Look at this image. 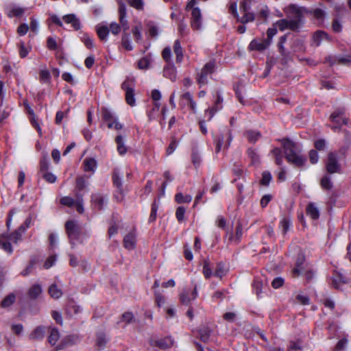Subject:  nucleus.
I'll use <instances>...</instances> for the list:
<instances>
[{"label": "nucleus", "mask_w": 351, "mask_h": 351, "mask_svg": "<svg viewBox=\"0 0 351 351\" xmlns=\"http://www.w3.org/2000/svg\"><path fill=\"white\" fill-rule=\"evenodd\" d=\"M129 5L134 8L142 10L143 9L144 3L143 0H127ZM119 3V19L120 24H121L123 33L121 38V45L122 47L128 51H132L133 49V46L132 45L131 40L130 38L129 34L126 32V31L129 29V24L126 19V6L120 0H117Z\"/></svg>", "instance_id": "f257e3e1"}, {"label": "nucleus", "mask_w": 351, "mask_h": 351, "mask_svg": "<svg viewBox=\"0 0 351 351\" xmlns=\"http://www.w3.org/2000/svg\"><path fill=\"white\" fill-rule=\"evenodd\" d=\"M32 222L31 217L25 219L23 224L11 234L3 233L0 235V248L3 250L8 254H12L13 252L11 243L17 244L21 240L22 234L25 232V229L29 228Z\"/></svg>", "instance_id": "f03ea898"}, {"label": "nucleus", "mask_w": 351, "mask_h": 351, "mask_svg": "<svg viewBox=\"0 0 351 351\" xmlns=\"http://www.w3.org/2000/svg\"><path fill=\"white\" fill-rule=\"evenodd\" d=\"M291 8L295 14L293 18L290 19H284L278 20L273 24V26L278 27V28L281 32H283L286 29L298 32L304 24V20L302 10L293 5H291Z\"/></svg>", "instance_id": "7ed1b4c3"}, {"label": "nucleus", "mask_w": 351, "mask_h": 351, "mask_svg": "<svg viewBox=\"0 0 351 351\" xmlns=\"http://www.w3.org/2000/svg\"><path fill=\"white\" fill-rule=\"evenodd\" d=\"M284 149V154L287 161L296 167L302 166L306 161L304 157L300 154V149L297 145L288 138L280 141Z\"/></svg>", "instance_id": "20e7f679"}, {"label": "nucleus", "mask_w": 351, "mask_h": 351, "mask_svg": "<svg viewBox=\"0 0 351 351\" xmlns=\"http://www.w3.org/2000/svg\"><path fill=\"white\" fill-rule=\"evenodd\" d=\"M65 230L72 247H74L77 243L84 242L81 227L77 221H67L65 223Z\"/></svg>", "instance_id": "39448f33"}, {"label": "nucleus", "mask_w": 351, "mask_h": 351, "mask_svg": "<svg viewBox=\"0 0 351 351\" xmlns=\"http://www.w3.org/2000/svg\"><path fill=\"white\" fill-rule=\"evenodd\" d=\"M196 3L195 0L190 1L186 9L187 10H191V25L195 30H199L202 27V13L198 8L194 7Z\"/></svg>", "instance_id": "423d86ee"}, {"label": "nucleus", "mask_w": 351, "mask_h": 351, "mask_svg": "<svg viewBox=\"0 0 351 351\" xmlns=\"http://www.w3.org/2000/svg\"><path fill=\"white\" fill-rule=\"evenodd\" d=\"M302 275L306 282H311L315 276V271L311 267L304 268L302 267V261L298 260L296 262V266L293 270V277H298Z\"/></svg>", "instance_id": "0eeeda50"}, {"label": "nucleus", "mask_w": 351, "mask_h": 351, "mask_svg": "<svg viewBox=\"0 0 351 351\" xmlns=\"http://www.w3.org/2000/svg\"><path fill=\"white\" fill-rule=\"evenodd\" d=\"M122 88L125 92V100L128 105L134 106L136 101L134 98V80L131 77H127L121 84Z\"/></svg>", "instance_id": "6e6552de"}, {"label": "nucleus", "mask_w": 351, "mask_h": 351, "mask_svg": "<svg viewBox=\"0 0 351 351\" xmlns=\"http://www.w3.org/2000/svg\"><path fill=\"white\" fill-rule=\"evenodd\" d=\"M330 119L335 124L331 126V129L334 132H338L343 125H346L348 119L345 115V111L343 109H337L335 110L330 115Z\"/></svg>", "instance_id": "1a4fd4ad"}, {"label": "nucleus", "mask_w": 351, "mask_h": 351, "mask_svg": "<svg viewBox=\"0 0 351 351\" xmlns=\"http://www.w3.org/2000/svg\"><path fill=\"white\" fill-rule=\"evenodd\" d=\"M326 169L328 173H339L341 171V165L338 161L337 154L335 152H330L328 154V158L326 163Z\"/></svg>", "instance_id": "9d476101"}, {"label": "nucleus", "mask_w": 351, "mask_h": 351, "mask_svg": "<svg viewBox=\"0 0 351 351\" xmlns=\"http://www.w3.org/2000/svg\"><path fill=\"white\" fill-rule=\"evenodd\" d=\"M179 103L182 107L188 106L193 113L197 112V104L189 92H184L180 95Z\"/></svg>", "instance_id": "9b49d317"}, {"label": "nucleus", "mask_w": 351, "mask_h": 351, "mask_svg": "<svg viewBox=\"0 0 351 351\" xmlns=\"http://www.w3.org/2000/svg\"><path fill=\"white\" fill-rule=\"evenodd\" d=\"M103 119L108 123V128L119 130L122 129L123 125L118 121L117 119L106 108L102 109Z\"/></svg>", "instance_id": "f8f14e48"}, {"label": "nucleus", "mask_w": 351, "mask_h": 351, "mask_svg": "<svg viewBox=\"0 0 351 351\" xmlns=\"http://www.w3.org/2000/svg\"><path fill=\"white\" fill-rule=\"evenodd\" d=\"M215 69V63L209 62L202 68L197 79L199 84H206L208 82V76L213 73Z\"/></svg>", "instance_id": "ddd939ff"}, {"label": "nucleus", "mask_w": 351, "mask_h": 351, "mask_svg": "<svg viewBox=\"0 0 351 351\" xmlns=\"http://www.w3.org/2000/svg\"><path fill=\"white\" fill-rule=\"evenodd\" d=\"M197 296V287L193 290L183 289L180 294V300L182 304L189 305L191 301L194 300Z\"/></svg>", "instance_id": "4468645a"}, {"label": "nucleus", "mask_w": 351, "mask_h": 351, "mask_svg": "<svg viewBox=\"0 0 351 351\" xmlns=\"http://www.w3.org/2000/svg\"><path fill=\"white\" fill-rule=\"evenodd\" d=\"M112 181L114 186L117 187V191L119 192L120 197L115 195L118 201H121L123 197V184L121 182V178L120 173L118 169H114L112 174Z\"/></svg>", "instance_id": "2eb2a0df"}, {"label": "nucleus", "mask_w": 351, "mask_h": 351, "mask_svg": "<svg viewBox=\"0 0 351 351\" xmlns=\"http://www.w3.org/2000/svg\"><path fill=\"white\" fill-rule=\"evenodd\" d=\"M223 98L221 97L219 93H217L216 100L213 106L205 111V114L208 115V121L211 120L215 112L222 108Z\"/></svg>", "instance_id": "dca6fc26"}, {"label": "nucleus", "mask_w": 351, "mask_h": 351, "mask_svg": "<svg viewBox=\"0 0 351 351\" xmlns=\"http://www.w3.org/2000/svg\"><path fill=\"white\" fill-rule=\"evenodd\" d=\"M270 45V40H258L256 39L252 40L249 46L248 49L250 51H262L265 49H266Z\"/></svg>", "instance_id": "f3484780"}, {"label": "nucleus", "mask_w": 351, "mask_h": 351, "mask_svg": "<svg viewBox=\"0 0 351 351\" xmlns=\"http://www.w3.org/2000/svg\"><path fill=\"white\" fill-rule=\"evenodd\" d=\"M26 8L16 5H8L5 8L6 14L9 18L19 17L23 15Z\"/></svg>", "instance_id": "a211bd4d"}, {"label": "nucleus", "mask_w": 351, "mask_h": 351, "mask_svg": "<svg viewBox=\"0 0 351 351\" xmlns=\"http://www.w3.org/2000/svg\"><path fill=\"white\" fill-rule=\"evenodd\" d=\"M123 245L128 250H133L136 246V233L132 231L126 234L123 238Z\"/></svg>", "instance_id": "6ab92c4d"}, {"label": "nucleus", "mask_w": 351, "mask_h": 351, "mask_svg": "<svg viewBox=\"0 0 351 351\" xmlns=\"http://www.w3.org/2000/svg\"><path fill=\"white\" fill-rule=\"evenodd\" d=\"M173 344V341L171 337H167L163 339L154 341L152 345L157 346L161 350L170 348Z\"/></svg>", "instance_id": "aec40b11"}, {"label": "nucleus", "mask_w": 351, "mask_h": 351, "mask_svg": "<svg viewBox=\"0 0 351 351\" xmlns=\"http://www.w3.org/2000/svg\"><path fill=\"white\" fill-rule=\"evenodd\" d=\"M91 201L93 204L98 209L103 208L104 206L107 202V198L100 193L93 194L91 196Z\"/></svg>", "instance_id": "412c9836"}, {"label": "nucleus", "mask_w": 351, "mask_h": 351, "mask_svg": "<svg viewBox=\"0 0 351 351\" xmlns=\"http://www.w3.org/2000/svg\"><path fill=\"white\" fill-rule=\"evenodd\" d=\"M47 328L43 326H37L29 334V337L32 340H40L44 338Z\"/></svg>", "instance_id": "4be33fe9"}, {"label": "nucleus", "mask_w": 351, "mask_h": 351, "mask_svg": "<svg viewBox=\"0 0 351 351\" xmlns=\"http://www.w3.org/2000/svg\"><path fill=\"white\" fill-rule=\"evenodd\" d=\"M330 283L334 288L340 289L342 285L348 283V281L340 274H335L331 278Z\"/></svg>", "instance_id": "5701e85b"}, {"label": "nucleus", "mask_w": 351, "mask_h": 351, "mask_svg": "<svg viewBox=\"0 0 351 351\" xmlns=\"http://www.w3.org/2000/svg\"><path fill=\"white\" fill-rule=\"evenodd\" d=\"M64 23L67 24H71L74 29L78 30L80 29V22L76 16L73 14H67L62 18Z\"/></svg>", "instance_id": "b1692460"}, {"label": "nucleus", "mask_w": 351, "mask_h": 351, "mask_svg": "<svg viewBox=\"0 0 351 351\" xmlns=\"http://www.w3.org/2000/svg\"><path fill=\"white\" fill-rule=\"evenodd\" d=\"M164 76L174 82L176 80V67L171 64H169L164 68Z\"/></svg>", "instance_id": "393cba45"}, {"label": "nucleus", "mask_w": 351, "mask_h": 351, "mask_svg": "<svg viewBox=\"0 0 351 351\" xmlns=\"http://www.w3.org/2000/svg\"><path fill=\"white\" fill-rule=\"evenodd\" d=\"M115 142L117 145V151L120 155H124L128 152V148L125 145L124 138L121 135H117L115 138Z\"/></svg>", "instance_id": "a878e982"}, {"label": "nucleus", "mask_w": 351, "mask_h": 351, "mask_svg": "<svg viewBox=\"0 0 351 351\" xmlns=\"http://www.w3.org/2000/svg\"><path fill=\"white\" fill-rule=\"evenodd\" d=\"M306 210L307 215L311 217L313 219H317L319 217V209L316 207L315 204H308Z\"/></svg>", "instance_id": "bb28decb"}, {"label": "nucleus", "mask_w": 351, "mask_h": 351, "mask_svg": "<svg viewBox=\"0 0 351 351\" xmlns=\"http://www.w3.org/2000/svg\"><path fill=\"white\" fill-rule=\"evenodd\" d=\"M212 332H213V330L210 326H202L199 330V334L201 339L203 341H208Z\"/></svg>", "instance_id": "cd10ccee"}, {"label": "nucleus", "mask_w": 351, "mask_h": 351, "mask_svg": "<svg viewBox=\"0 0 351 351\" xmlns=\"http://www.w3.org/2000/svg\"><path fill=\"white\" fill-rule=\"evenodd\" d=\"M84 171L95 172L97 168V161L93 158H86L84 160Z\"/></svg>", "instance_id": "c85d7f7f"}, {"label": "nucleus", "mask_w": 351, "mask_h": 351, "mask_svg": "<svg viewBox=\"0 0 351 351\" xmlns=\"http://www.w3.org/2000/svg\"><path fill=\"white\" fill-rule=\"evenodd\" d=\"M245 136L249 142L254 143L261 138V134L258 131L247 130L245 133Z\"/></svg>", "instance_id": "c756f323"}, {"label": "nucleus", "mask_w": 351, "mask_h": 351, "mask_svg": "<svg viewBox=\"0 0 351 351\" xmlns=\"http://www.w3.org/2000/svg\"><path fill=\"white\" fill-rule=\"evenodd\" d=\"M96 30L100 40L106 41L110 32L109 28L106 25L97 26Z\"/></svg>", "instance_id": "7c9ffc66"}, {"label": "nucleus", "mask_w": 351, "mask_h": 351, "mask_svg": "<svg viewBox=\"0 0 351 351\" xmlns=\"http://www.w3.org/2000/svg\"><path fill=\"white\" fill-rule=\"evenodd\" d=\"M173 51L176 56L177 62H180L183 58L182 49L179 40H176L173 45Z\"/></svg>", "instance_id": "2f4dec72"}, {"label": "nucleus", "mask_w": 351, "mask_h": 351, "mask_svg": "<svg viewBox=\"0 0 351 351\" xmlns=\"http://www.w3.org/2000/svg\"><path fill=\"white\" fill-rule=\"evenodd\" d=\"M42 293V288L39 285H34L28 291L29 297L32 299L37 298Z\"/></svg>", "instance_id": "473e14b6"}, {"label": "nucleus", "mask_w": 351, "mask_h": 351, "mask_svg": "<svg viewBox=\"0 0 351 351\" xmlns=\"http://www.w3.org/2000/svg\"><path fill=\"white\" fill-rule=\"evenodd\" d=\"M60 338V333L57 328H52L50 330V334L48 337V341L50 344L55 345Z\"/></svg>", "instance_id": "72a5a7b5"}, {"label": "nucleus", "mask_w": 351, "mask_h": 351, "mask_svg": "<svg viewBox=\"0 0 351 351\" xmlns=\"http://www.w3.org/2000/svg\"><path fill=\"white\" fill-rule=\"evenodd\" d=\"M49 293L52 298L58 299L62 296V291L56 285L53 284L49 288Z\"/></svg>", "instance_id": "f704fd0d"}, {"label": "nucleus", "mask_w": 351, "mask_h": 351, "mask_svg": "<svg viewBox=\"0 0 351 351\" xmlns=\"http://www.w3.org/2000/svg\"><path fill=\"white\" fill-rule=\"evenodd\" d=\"M324 39H328V35L326 32L321 30L315 32L313 35V41L315 43L316 46H319L321 41Z\"/></svg>", "instance_id": "c9c22d12"}, {"label": "nucleus", "mask_w": 351, "mask_h": 351, "mask_svg": "<svg viewBox=\"0 0 351 351\" xmlns=\"http://www.w3.org/2000/svg\"><path fill=\"white\" fill-rule=\"evenodd\" d=\"M242 236H243V228H242L240 224H239L236 227L235 236H233V234L231 233L229 237V241L238 243L240 241V239H241Z\"/></svg>", "instance_id": "e433bc0d"}, {"label": "nucleus", "mask_w": 351, "mask_h": 351, "mask_svg": "<svg viewBox=\"0 0 351 351\" xmlns=\"http://www.w3.org/2000/svg\"><path fill=\"white\" fill-rule=\"evenodd\" d=\"M320 185L324 190L332 189L333 184L331 178L328 176H324L320 181Z\"/></svg>", "instance_id": "4c0bfd02"}, {"label": "nucleus", "mask_w": 351, "mask_h": 351, "mask_svg": "<svg viewBox=\"0 0 351 351\" xmlns=\"http://www.w3.org/2000/svg\"><path fill=\"white\" fill-rule=\"evenodd\" d=\"M15 300V295L14 293H10L1 301V306L2 308H8L14 302Z\"/></svg>", "instance_id": "58836bf2"}, {"label": "nucleus", "mask_w": 351, "mask_h": 351, "mask_svg": "<svg viewBox=\"0 0 351 351\" xmlns=\"http://www.w3.org/2000/svg\"><path fill=\"white\" fill-rule=\"evenodd\" d=\"M175 199L177 203H189L192 200V197L190 195H184L182 193H178L176 195Z\"/></svg>", "instance_id": "ea45409f"}, {"label": "nucleus", "mask_w": 351, "mask_h": 351, "mask_svg": "<svg viewBox=\"0 0 351 351\" xmlns=\"http://www.w3.org/2000/svg\"><path fill=\"white\" fill-rule=\"evenodd\" d=\"M81 40L87 48L92 49L94 47L93 40L88 34L84 33L81 37Z\"/></svg>", "instance_id": "a19ab883"}, {"label": "nucleus", "mask_w": 351, "mask_h": 351, "mask_svg": "<svg viewBox=\"0 0 351 351\" xmlns=\"http://www.w3.org/2000/svg\"><path fill=\"white\" fill-rule=\"evenodd\" d=\"M280 228L283 234H285L291 226V221L287 218H284L280 221Z\"/></svg>", "instance_id": "79ce46f5"}, {"label": "nucleus", "mask_w": 351, "mask_h": 351, "mask_svg": "<svg viewBox=\"0 0 351 351\" xmlns=\"http://www.w3.org/2000/svg\"><path fill=\"white\" fill-rule=\"evenodd\" d=\"M254 14L252 12H244V15L241 19L239 17V19H237L239 21H240L241 23L245 24L248 22H252L254 20Z\"/></svg>", "instance_id": "37998d69"}, {"label": "nucleus", "mask_w": 351, "mask_h": 351, "mask_svg": "<svg viewBox=\"0 0 351 351\" xmlns=\"http://www.w3.org/2000/svg\"><path fill=\"white\" fill-rule=\"evenodd\" d=\"M19 56L21 58H25L27 56L28 53L30 51L31 48L26 47L25 45L23 42H21L19 43Z\"/></svg>", "instance_id": "c03bdc74"}, {"label": "nucleus", "mask_w": 351, "mask_h": 351, "mask_svg": "<svg viewBox=\"0 0 351 351\" xmlns=\"http://www.w3.org/2000/svg\"><path fill=\"white\" fill-rule=\"evenodd\" d=\"M226 274V269L224 268V265L221 263H219L217 265L215 270L213 273V276L221 278Z\"/></svg>", "instance_id": "a18cd8bd"}, {"label": "nucleus", "mask_w": 351, "mask_h": 351, "mask_svg": "<svg viewBox=\"0 0 351 351\" xmlns=\"http://www.w3.org/2000/svg\"><path fill=\"white\" fill-rule=\"evenodd\" d=\"M150 60L147 57L141 58L138 61V68L139 69H147L149 67Z\"/></svg>", "instance_id": "49530a36"}, {"label": "nucleus", "mask_w": 351, "mask_h": 351, "mask_svg": "<svg viewBox=\"0 0 351 351\" xmlns=\"http://www.w3.org/2000/svg\"><path fill=\"white\" fill-rule=\"evenodd\" d=\"M158 208V205L156 202H154L152 204V210H151V213H150V215L149 217V222H153L156 219Z\"/></svg>", "instance_id": "de8ad7c7"}, {"label": "nucleus", "mask_w": 351, "mask_h": 351, "mask_svg": "<svg viewBox=\"0 0 351 351\" xmlns=\"http://www.w3.org/2000/svg\"><path fill=\"white\" fill-rule=\"evenodd\" d=\"M247 154L250 158L252 164L255 165L259 162V156L254 149L251 148L248 149Z\"/></svg>", "instance_id": "09e8293b"}, {"label": "nucleus", "mask_w": 351, "mask_h": 351, "mask_svg": "<svg viewBox=\"0 0 351 351\" xmlns=\"http://www.w3.org/2000/svg\"><path fill=\"white\" fill-rule=\"evenodd\" d=\"M203 274L206 278H209L211 276L213 275L212 272V269L210 267L209 263L208 261L205 260L203 266Z\"/></svg>", "instance_id": "8fccbe9b"}, {"label": "nucleus", "mask_w": 351, "mask_h": 351, "mask_svg": "<svg viewBox=\"0 0 351 351\" xmlns=\"http://www.w3.org/2000/svg\"><path fill=\"white\" fill-rule=\"evenodd\" d=\"M121 27L123 28L121 24L119 25L115 22H112L110 24L109 30L112 32V34L118 35L121 30Z\"/></svg>", "instance_id": "3c124183"}, {"label": "nucleus", "mask_w": 351, "mask_h": 351, "mask_svg": "<svg viewBox=\"0 0 351 351\" xmlns=\"http://www.w3.org/2000/svg\"><path fill=\"white\" fill-rule=\"evenodd\" d=\"M148 27V33L149 36L153 37H156L158 35V28L156 27L154 23L149 22L147 24Z\"/></svg>", "instance_id": "603ef678"}, {"label": "nucleus", "mask_w": 351, "mask_h": 351, "mask_svg": "<svg viewBox=\"0 0 351 351\" xmlns=\"http://www.w3.org/2000/svg\"><path fill=\"white\" fill-rule=\"evenodd\" d=\"M271 180V175L268 171H264L261 180V184L264 186H268Z\"/></svg>", "instance_id": "864d4df0"}, {"label": "nucleus", "mask_w": 351, "mask_h": 351, "mask_svg": "<svg viewBox=\"0 0 351 351\" xmlns=\"http://www.w3.org/2000/svg\"><path fill=\"white\" fill-rule=\"evenodd\" d=\"M253 288L255 291V293L257 295V296H259L262 292V282L258 280V279H255L253 283Z\"/></svg>", "instance_id": "5fc2aeb1"}, {"label": "nucleus", "mask_w": 351, "mask_h": 351, "mask_svg": "<svg viewBox=\"0 0 351 351\" xmlns=\"http://www.w3.org/2000/svg\"><path fill=\"white\" fill-rule=\"evenodd\" d=\"M42 176L49 183H54L57 179L55 175L48 171L43 173Z\"/></svg>", "instance_id": "6e6d98bb"}, {"label": "nucleus", "mask_w": 351, "mask_h": 351, "mask_svg": "<svg viewBox=\"0 0 351 351\" xmlns=\"http://www.w3.org/2000/svg\"><path fill=\"white\" fill-rule=\"evenodd\" d=\"M313 16L319 21L322 22L324 21L325 13L324 12L319 8L315 9L313 11Z\"/></svg>", "instance_id": "4d7b16f0"}, {"label": "nucleus", "mask_w": 351, "mask_h": 351, "mask_svg": "<svg viewBox=\"0 0 351 351\" xmlns=\"http://www.w3.org/2000/svg\"><path fill=\"white\" fill-rule=\"evenodd\" d=\"M162 55L163 59L169 64L171 61V50L170 47H165L162 51Z\"/></svg>", "instance_id": "13d9d810"}, {"label": "nucleus", "mask_w": 351, "mask_h": 351, "mask_svg": "<svg viewBox=\"0 0 351 351\" xmlns=\"http://www.w3.org/2000/svg\"><path fill=\"white\" fill-rule=\"evenodd\" d=\"M132 34L136 42L142 40V34L141 27L136 26L132 29Z\"/></svg>", "instance_id": "bf43d9fd"}, {"label": "nucleus", "mask_w": 351, "mask_h": 351, "mask_svg": "<svg viewBox=\"0 0 351 351\" xmlns=\"http://www.w3.org/2000/svg\"><path fill=\"white\" fill-rule=\"evenodd\" d=\"M223 142V135H220L215 139V152L218 153L221 151Z\"/></svg>", "instance_id": "052dcab7"}, {"label": "nucleus", "mask_w": 351, "mask_h": 351, "mask_svg": "<svg viewBox=\"0 0 351 351\" xmlns=\"http://www.w3.org/2000/svg\"><path fill=\"white\" fill-rule=\"evenodd\" d=\"M39 75L40 80L43 82H47L50 79V73L46 69L41 70Z\"/></svg>", "instance_id": "680f3d73"}, {"label": "nucleus", "mask_w": 351, "mask_h": 351, "mask_svg": "<svg viewBox=\"0 0 351 351\" xmlns=\"http://www.w3.org/2000/svg\"><path fill=\"white\" fill-rule=\"evenodd\" d=\"M185 208L183 206H179L176 212V216L179 221H182L184 219L185 214Z\"/></svg>", "instance_id": "e2e57ef3"}, {"label": "nucleus", "mask_w": 351, "mask_h": 351, "mask_svg": "<svg viewBox=\"0 0 351 351\" xmlns=\"http://www.w3.org/2000/svg\"><path fill=\"white\" fill-rule=\"evenodd\" d=\"M134 319V315L131 312H125L121 316V320L127 324L131 323Z\"/></svg>", "instance_id": "0e129e2a"}, {"label": "nucleus", "mask_w": 351, "mask_h": 351, "mask_svg": "<svg viewBox=\"0 0 351 351\" xmlns=\"http://www.w3.org/2000/svg\"><path fill=\"white\" fill-rule=\"evenodd\" d=\"M28 29H29L28 25L26 23H22L19 26V27L17 29V33L20 36H24L27 34Z\"/></svg>", "instance_id": "69168bd1"}, {"label": "nucleus", "mask_w": 351, "mask_h": 351, "mask_svg": "<svg viewBox=\"0 0 351 351\" xmlns=\"http://www.w3.org/2000/svg\"><path fill=\"white\" fill-rule=\"evenodd\" d=\"M309 159L312 164H316L319 160V155L315 150H311L309 152Z\"/></svg>", "instance_id": "338daca9"}, {"label": "nucleus", "mask_w": 351, "mask_h": 351, "mask_svg": "<svg viewBox=\"0 0 351 351\" xmlns=\"http://www.w3.org/2000/svg\"><path fill=\"white\" fill-rule=\"evenodd\" d=\"M60 203L62 205L71 207L74 204L75 201L70 197H64L60 199Z\"/></svg>", "instance_id": "774afa93"}]
</instances>
